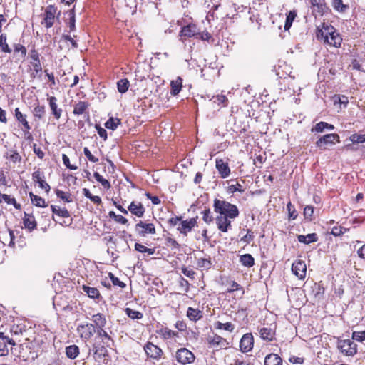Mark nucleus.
I'll use <instances>...</instances> for the list:
<instances>
[{
  "label": "nucleus",
  "instance_id": "1",
  "mask_svg": "<svg viewBox=\"0 0 365 365\" xmlns=\"http://www.w3.org/2000/svg\"><path fill=\"white\" fill-rule=\"evenodd\" d=\"M214 211L218 214L215 218L218 230L227 232L231 227V220H234L240 215V211L235 205L215 198L213 202Z\"/></svg>",
  "mask_w": 365,
  "mask_h": 365
},
{
  "label": "nucleus",
  "instance_id": "41",
  "mask_svg": "<svg viewBox=\"0 0 365 365\" xmlns=\"http://www.w3.org/2000/svg\"><path fill=\"white\" fill-rule=\"evenodd\" d=\"M120 124V119L111 117L105 123V127L107 129L114 130L117 128V127Z\"/></svg>",
  "mask_w": 365,
  "mask_h": 365
},
{
  "label": "nucleus",
  "instance_id": "56",
  "mask_svg": "<svg viewBox=\"0 0 365 365\" xmlns=\"http://www.w3.org/2000/svg\"><path fill=\"white\" fill-rule=\"evenodd\" d=\"M287 209L289 212V220H295L298 215H297L296 210L294 209V206L292 205L291 202H289L287 205Z\"/></svg>",
  "mask_w": 365,
  "mask_h": 365
},
{
  "label": "nucleus",
  "instance_id": "22",
  "mask_svg": "<svg viewBox=\"0 0 365 365\" xmlns=\"http://www.w3.org/2000/svg\"><path fill=\"white\" fill-rule=\"evenodd\" d=\"M23 223L24 227L29 231H32L36 228L37 223L33 215L24 213V217L23 219Z\"/></svg>",
  "mask_w": 365,
  "mask_h": 365
},
{
  "label": "nucleus",
  "instance_id": "31",
  "mask_svg": "<svg viewBox=\"0 0 365 365\" xmlns=\"http://www.w3.org/2000/svg\"><path fill=\"white\" fill-rule=\"evenodd\" d=\"M210 101L212 103L217 104L219 107H225L227 106L228 99L226 96L222 94H219L215 96H213Z\"/></svg>",
  "mask_w": 365,
  "mask_h": 365
},
{
  "label": "nucleus",
  "instance_id": "52",
  "mask_svg": "<svg viewBox=\"0 0 365 365\" xmlns=\"http://www.w3.org/2000/svg\"><path fill=\"white\" fill-rule=\"evenodd\" d=\"M197 266L200 268L208 269L211 267L212 263L210 259L200 258L197 260Z\"/></svg>",
  "mask_w": 365,
  "mask_h": 365
},
{
  "label": "nucleus",
  "instance_id": "28",
  "mask_svg": "<svg viewBox=\"0 0 365 365\" xmlns=\"http://www.w3.org/2000/svg\"><path fill=\"white\" fill-rule=\"evenodd\" d=\"M260 337L267 341H272L274 339V331L271 328L262 327L259 330Z\"/></svg>",
  "mask_w": 365,
  "mask_h": 365
},
{
  "label": "nucleus",
  "instance_id": "17",
  "mask_svg": "<svg viewBox=\"0 0 365 365\" xmlns=\"http://www.w3.org/2000/svg\"><path fill=\"white\" fill-rule=\"evenodd\" d=\"M49 107L51 110V114L54 116L56 120L60 119L62 115V109L58 108L57 104V98L55 96H50L48 98Z\"/></svg>",
  "mask_w": 365,
  "mask_h": 365
},
{
  "label": "nucleus",
  "instance_id": "58",
  "mask_svg": "<svg viewBox=\"0 0 365 365\" xmlns=\"http://www.w3.org/2000/svg\"><path fill=\"white\" fill-rule=\"evenodd\" d=\"M313 214L314 207L311 205H307L304 209V215L305 218L312 220Z\"/></svg>",
  "mask_w": 365,
  "mask_h": 365
},
{
  "label": "nucleus",
  "instance_id": "64",
  "mask_svg": "<svg viewBox=\"0 0 365 365\" xmlns=\"http://www.w3.org/2000/svg\"><path fill=\"white\" fill-rule=\"evenodd\" d=\"M254 239L253 233L250 230H247V234L241 238V241L249 244Z\"/></svg>",
  "mask_w": 365,
  "mask_h": 365
},
{
  "label": "nucleus",
  "instance_id": "40",
  "mask_svg": "<svg viewBox=\"0 0 365 365\" xmlns=\"http://www.w3.org/2000/svg\"><path fill=\"white\" fill-rule=\"evenodd\" d=\"M215 327L217 329H224L230 332H232L235 329V326L231 322L222 323L220 322H216L215 323Z\"/></svg>",
  "mask_w": 365,
  "mask_h": 365
},
{
  "label": "nucleus",
  "instance_id": "2",
  "mask_svg": "<svg viewBox=\"0 0 365 365\" xmlns=\"http://www.w3.org/2000/svg\"><path fill=\"white\" fill-rule=\"evenodd\" d=\"M317 39L324 41L330 46L339 47L341 43V38L334 31L333 26H324L322 29H318L317 33Z\"/></svg>",
  "mask_w": 365,
  "mask_h": 365
},
{
  "label": "nucleus",
  "instance_id": "51",
  "mask_svg": "<svg viewBox=\"0 0 365 365\" xmlns=\"http://www.w3.org/2000/svg\"><path fill=\"white\" fill-rule=\"evenodd\" d=\"M69 22L68 26L70 31H73L76 29V18L74 9H71L68 12Z\"/></svg>",
  "mask_w": 365,
  "mask_h": 365
},
{
  "label": "nucleus",
  "instance_id": "12",
  "mask_svg": "<svg viewBox=\"0 0 365 365\" xmlns=\"http://www.w3.org/2000/svg\"><path fill=\"white\" fill-rule=\"evenodd\" d=\"M56 11V9L54 6L50 5L46 7L42 22L45 24L46 28H51L53 25Z\"/></svg>",
  "mask_w": 365,
  "mask_h": 365
},
{
  "label": "nucleus",
  "instance_id": "59",
  "mask_svg": "<svg viewBox=\"0 0 365 365\" xmlns=\"http://www.w3.org/2000/svg\"><path fill=\"white\" fill-rule=\"evenodd\" d=\"M62 160H63V163L64 165L67 168H68L70 170H76L78 168L77 166L71 165L70 163L69 158L66 154H63V155H62Z\"/></svg>",
  "mask_w": 365,
  "mask_h": 365
},
{
  "label": "nucleus",
  "instance_id": "49",
  "mask_svg": "<svg viewBox=\"0 0 365 365\" xmlns=\"http://www.w3.org/2000/svg\"><path fill=\"white\" fill-rule=\"evenodd\" d=\"M135 250H137L138 252H142V253L147 252L148 255H153L155 252L154 249L148 248L145 246H144L140 243L135 244Z\"/></svg>",
  "mask_w": 365,
  "mask_h": 365
},
{
  "label": "nucleus",
  "instance_id": "7",
  "mask_svg": "<svg viewBox=\"0 0 365 365\" xmlns=\"http://www.w3.org/2000/svg\"><path fill=\"white\" fill-rule=\"evenodd\" d=\"M29 57L32 60L31 61V64L34 71V72L31 74V76L34 78L36 75L42 71L40 55L35 48H33L29 51Z\"/></svg>",
  "mask_w": 365,
  "mask_h": 365
},
{
  "label": "nucleus",
  "instance_id": "25",
  "mask_svg": "<svg viewBox=\"0 0 365 365\" xmlns=\"http://www.w3.org/2000/svg\"><path fill=\"white\" fill-rule=\"evenodd\" d=\"M182 86V78L181 77L178 76V77H177V78L175 80H173L170 82V87H171L170 93L173 96L178 95L180 92Z\"/></svg>",
  "mask_w": 365,
  "mask_h": 365
},
{
  "label": "nucleus",
  "instance_id": "53",
  "mask_svg": "<svg viewBox=\"0 0 365 365\" xmlns=\"http://www.w3.org/2000/svg\"><path fill=\"white\" fill-rule=\"evenodd\" d=\"M14 53H20L22 58H25L27 53L26 47L20 43L14 44Z\"/></svg>",
  "mask_w": 365,
  "mask_h": 365
},
{
  "label": "nucleus",
  "instance_id": "54",
  "mask_svg": "<svg viewBox=\"0 0 365 365\" xmlns=\"http://www.w3.org/2000/svg\"><path fill=\"white\" fill-rule=\"evenodd\" d=\"M228 192L230 193H235L236 192L242 193L245 192V189L241 184L237 182L235 185H231L228 187Z\"/></svg>",
  "mask_w": 365,
  "mask_h": 365
},
{
  "label": "nucleus",
  "instance_id": "6",
  "mask_svg": "<svg viewBox=\"0 0 365 365\" xmlns=\"http://www.w3.org/2000/svg\"><path fill=\"white\" fill-rule=\"evenodd\" d=\"M339 136L338 134L331 133L326 134L321 137L317 142V147L319 148L322 150H324L327 148V145H334L336 143H339Z\"/></svg>",
  "mask_w": 365,
  "mask_h": 365
},
{
  "label": "nucleus",
  "instance_id": "18",
  "mask_svg": "<svg viewBox=\"0 0 365 365\" xmlns=\"http://www.w3.org/2000/svg\"><path fill=\"white\" fill-rule=\"evenodd\" d=\"M216 168L222 178H227L230 174V169L228 164L222 159H216Z\"/></svg>",
  "mask_w": 365,
  "mask_h": 365
},
{
  "label": "nucleus",
  "instance_id": "47",
  "mask_svg": "<svg viewBox=\"0 0 365 365\" xmlns=\"http://www.w3.org/2000/svg\"><path fill=\"white\" fill-rule=\"evenodd\" d=\"M332 6L335 10L339 12H344L348 9V5L344 4L342 0H333Z\"/></svg>",
  "mask_w": 365,
  "mask_h": 365
},
{
  "label": "nucleus",
  "instance_id": "23",
  "mask_svg": "<svg viewBox=\"0 0 365 365\" xmlns=\"http://www.w3.org/2000/svg\"><path fill=\"white\" fill-rule=\"evenodd\" d=\"M108 347L104 344H101V342L95 341L93 344V351L98 356H108Z\"/></svg>",
  "mask_w": 365,
  "mask_h": 365
},
{
  "label": "nucleus",
  "instance_id": "43",
  "mask_svg": "<svg viewBox=\"0 0 365 365\" xmlns=\"http://www.w3.org/2000/svg\"><path fill=\"white\" fill-rule=\"evenodd\" d=\"M7 158L10 161L16 163H20L21 160V157L19 153L15 150H10L7 152Z\"/></svg>",
  "mask_w": 365,
  "mask_h": 365
},
{
  "label": "nucleus",
  "instance_id": "11",
  "mask_svg": "<svg viewBox=\"0 0 365 365\" xmlns=\"http://www.w3.org/2000/svg\"><path fill=\"white\" fill-rule=\"evenodd\" d=\"M292 271L299 279H302L306 276L307 265L302 260H298L292 264Z\"/></svg>",
  "mask_w": 365,
  "mask_h": 365
},
{
  "label": "nucleus",
  "instance_id": "60",
  "mask_svg": "<svg viewBox=\"0 0 365 365\" xmlns=\"http://www.w3.org/2000/svg\"><path fill=\"white\" fill-rule=\"evenodd\" d=\"M109 277L113 285L118 286L121 288H124L125 287V284L121 282L118 277H115L112 273H109Z\"/></svg>",
  "mask_w": 365,
  "mask_h": 365
},
{
  "label": "nucleus",
  "instance_id": "63",
  "mask_svg": "<svg viewBox=\"0 0 365 365\" xmlns=\"http://www.w3.org/2000/svg\"><path fill=\"white\" fill-rule=\"evenodd\" d=\"M83 153H84V155H86V157L91 162L97 163L98 161V159L92 155V153H91V151L89 150V149L87 147H85L83 148Z\"/></svg>",
  "mask_w": 365,
  "mask_h": 365
},
{
  "label": "nucleus",
  "instance_id": "21",
  "mask_svg": "<svg viewBox=\"0 0 365 365\" xmlns=\"http://www.w3.org/2000/svg\"><path fill=\"white\" fill-rule=\"evenodd\" d=\"M313 7V12H317L318 15L322 16L327 9L325 0H311Z\"/></svg>",
  "mask_w": 365,
  "mask_h": 365
},
{
  "label": "nucleus",
  "instance_id": "42",
  "mask_svg": "<svg viewBox=\"0 0 365 365\" xmlns=\"http://www.w3.org/2000/svg\"><path fill=\"white\" fill-rule=\"evenodd\" d=\"M125 312L127 314V316L132 319H140L143 318V316L140 312L133 310L128 307L125 309Z\"/></svg>",
  "mask_w": 365,
  "mask_h": 365
},
{
  "label": "nucleus",
  "instance_id": "24",
  "mask_svg": "<svg viewBox=\"0 0 365 365\" xmlns=\"http://www.w3.org/2000/svg\"><path fill=\"white\" fill-rule=\"evenodd\" d=\"M89 104L86 101H79L74 105L73 113L76 115H83L86 113Z\"/></svg>",
  "mask_w": 365,
  "mask_h": 365
},
{
  "label": "nucleus",
  "instance_id": "37",
  "mask_svg": "<svg viewBox=\"0 0 365 365\" xmlns=\"http://www.w3.org/2000/svg\"><path fill=\"white\" fill-rule=\"evenodd\" d=\"M130 86V82L127 78L120 79L117 82V88L119 93H125Z\"/></svg>",
  "mask_w": 365,
  "mask_h": 365
},
{
  "label": "nucleus",
  "instance_id": "48",
  "mask_svg": "<svg viewBox=\"0 0 365 365\" xmlns=\"http://www.w3.org/2000/svg\"><path fill=\"white\" fill-rule=\"evenodd\" d=\"M93 176L96 181L100 182L104 188L109 189L110 187L109 181L106 179H104L98 172H95L93 173Z\"/></svg>",
  "mask_w": 365,
  "mask_h": 365
},
{
  "label": "nucleus",
  "instance_id": "61",
  "mask_svg": "<svg viewBox=\"0 0 365 365\" xmlns=\"http://www.w3.org/2000/svg\"><path fill=\"white\" fill-rule=\"evenodd\" d=\"M346 231V228H344L343 227H334L332 229H331V234L337 237V236H341V235H343L345 232Z\"/></svg>",
  "mask_w": 365,
  "mask_h": 365
},
{
  "label": "nucleus",
  "instance_id": "3",
  "mask_svg": "<svg viewBox=\"0 0 365 365\" xmlns=\"http://www.w3.org/2000/svg\"><path fill=\"white\" fill-rule=\"evenodd\" d=\"M177 361L182 365L190 364L194 362L195 356L192 351L186 348H180L175 353Z\"/></svg>",
  "mask_w": 365,
  "mask_h": 365
},
{
  "label": "nucleus",
  "instance_id": "9",
  "mask_svg": "<svg viewBox=\"0 0 365 365\" xmlns=\"http://www.w3.org/2000/svg\"><path fill=\"white\" fill-rule=\"evenodd\" d=\"M77 331L81 338L85 339H90L95 332H96V327L92 324H80L77 327Z\"/></svg>",
  "mask_w": 365,
  "mask_h": 365
},
{
  "label": "nucleus",
  "instance_id": "32",
  "mask_svg": "<svg viewBox=\"0 0 365 365\" xmlns=\"http://www.w3.org/2000/svg\"><path fill=\"white\" fill-rule=\"evenodd\" d=\"M82 289L90 298L97 299L100 297L99 291L96 287L83 285Z\"/></svg>",
  "mask_w": 365,
  "mask_h": 365
},
{
  "label": "nucleus",
  "instance_id": "26",
  "mask_svg": "<svg viewBox=\"0 0 365 365\" xmlns=\"http://www.w3.org/2000/svg\"><path fill=\"white\" fill-rule=\"evenodd\" d=\"M264 365H282V359L276 354H269L264 359Z\"/></svg>",
  "mask_w": 365,
  "mask_h": 365
},
{
  "label": "nucleus",
  "instance_id": "13",
  "mask_svg": "<svg viewBox=\"0 0 365 365\" xmlns=\"http://www.w3.org/2000/svg\"><path fill=\"white\" fill-rule=\"evenodd\" d=\"M207 341L211 346L219 349H227L229 344L225 339L217 334H215L213 336H209Z\"/></svg>",
  "mask_w": 365,
  "mask_h": 365
},
{
  "label": "nucleus",
  "instance_id": "46",
  "mask_svg": "<svg viewBox=\"0 0 365 365\" xmlns=\"http://www.w3.org/2000/svg\"><path fill=\"white\" fill-rule=\"evenodd\" d=\"M349 140H350L354 144L365 143V133L364 134L354 133L349 136Z\"/></svg>",
  "mask_w": 365,
  "mask_h": 365
},
{
  "label": "nucleus",
  "instance_id": "62",
  "mask_svg": "<svg viewBox=\"0 0 365 365\" xmlns=\"http://www.w3.org/2000/svg\"><path fill=\"white\" fill-rule=\"evenodd\" d=\"M162 335L165 339H170L173 338L177 335V332L175 331L170 330L168 329H165L164 330H161Z\"/></svg>",
  "mask_w": 365,
  "mask_h": 365
},
{
  "label": "nucleus",
  "instance_id": "20",
  "mask_svg": "<svg viewBox=\"0 0 365 365\" xmlns=\"http://www.w3.org/2000/svg\"><path fill=\"white\" fill-rule=\"evenodd\" d=\"M97 338L101 340V343L106 344V346H111L113 344V340L108 334L102 329H96Z\"/></svg>",
  "mask_w": 365,
  "mask_h": 365
},
{
  "label": "nucleus",
  "instance_id": "10",
  "mask_svg": "<svg viewBox=\"0 0 365 365\" xmlns=\"http://www.w3.org/2000/svg\"><path fill=\"white\" fill-rule=\"evenodd\" d=\"M254 339L250 333L245 334L242 336L240 341V348L242 352L247 353L250 351L253 348Z\"/></svg>",
  "mask_w": 365,
  "mask_h": 365
},
{
  "label": "nucleus",
  "instance_id": "4",
  "mask_svg": "<svg viewBox=\"0 0 365 365\" xmlns=\"http://www.w3.org/2000/svg\"><path fill=\"white\" fill-rule=\"evenodd\" d=\"M337 348L346 356H354L357 352V345L349 339L339 340Z\"/></svg>",
  "mask_w": 365,
  "mask_h": 365
},
{
  "label": "nucleus",
  "instance_id": "29",
  "mask_svg": "<svg viewBox=\"0 0 365 365\" xmlns=\"http://www.w3.org/2000/svg\"><path fill=\"white\" fill-rule=\"evenodd\" d=\"M187 316L190 320L197 322L202 317V313L197 309L188 307L187 311Z\"/></svg>",
  "mask_w": 365,
  "mask_h": 365
},
{
  "label": "nucleus",
  "instance_id": "50",
  "mask_svg": "<svg viewBox=\"0 0 365 365\" xmlns=\"http://www.w3.org/2000/svg\"><path fill=\"white\" fill-rule=\"evenodd\" d=\"M351 338L354 341L363 342L364 341H365V330L353 331Z\"/></svg>",
  "mask_w": 365,
  "mask_h": 365
},
{
  "label": "nucleus",
  "instance_id": "15",
  "mask_svg": "<svg viewBox=\"0 0 365 365\" xmlns=\"http://www.w3.org/2000/svg\"><path fill=\"white\" fill-rule=\"evenodd\" d=\"M15 117L16 118V120L21 123L24 129H25V134H28V137L27 138L28 139H31V134L29 133V130H31V126L29 125L28 121L26 120V115L23 114L19 108H16L15 109Z\"/></svg>",
  "mask_w": 365,
  "mask_h": 365
},
{
  "label": "nucleus",
  "instance_id": "36",
  "mask_svg": "<svg viewBox=\"0 0 365 365\" xmlns=\"http://www.w3.org/2000/svg\"><path fill=\"white\" fill-rule=\"evenodd\" d=\"M0 49L1 52L6 53H11L12 51L6 42V35L5 34L0 35Z\"/></svg>",
  "mask_w": 365,
  "mask_h": 365
},
{
  "label": "nucleus",
  "instance_id": "44",
  "mask_svg": "<svg viewBox=\"0 0 365 365\" xmlns=\"http://www.w3.org/2000/svg\"><path fill=\"white\" fill-rule=\"evenodd\" d=\"M297 16V13L295 11H290L287 15L286 21L284 24V29L289 30L292 26V22Z\"/></svg>",
  "mask_w": 365,
  "mask_h": 365
},
{
  "label": "nucleus",
  "instance_id": "45",
  "mask_svg": "<svg viewBox=\"0 0 365 365\" xmlns=\"http://www.w3.org/2000/svg\"><path fill=\"white\" fill-rule=\"evenodd\" d=\"M45 113V106L40 105L35 106L33 111L34 117L38 120L41 119L44 116Z\"/></svg>",
  "mask_w": 365,
  "mask_h": 365
},
{
  "label": "nucleus",
  "instance_id": "30",
  "mask_svg": "<svg viewBox=\"0 0 365 365\" xmlns=\"http://www.w3.org/2000/svg\"><path fill=\"white\" fill-rule=\"evenodd\" d=\"M334 129V126L326 122L321 121L316 124V125L312 129V132L322 133L324 130H332Z\"/></svg>",
  "mask_w": 365,
  "mask_h": 365
},
{
  "label": "nucleus",
  "instance_id": "55",
  "mask_svg": "<svg viewBox=\"0 0 365 365\" xmlns=\"http://www.w3.org/2000/svg\"><path fill=\"white\" fill-rule=\"evenodd\" d=\"M202 220L207 224H210L213 221V217L211 215L210 209V208H205L202 211Z\"/></svg>",
  "mask_w": 365,
  "mask_h": 365
},
{
  "label": "nucleus",
  "instance_id": "16",
  "mask_svg": "<svg viewBox=\"0 0 365 365\" xmlns=\"http://www.w3.org/2000/svg\"><path fill=\"white\" fill-rule=\"evenodd\" d=\"M196 223V218H191L190 220L182 221L179 224L178 230H179L180 233L186 235L187 232L192 230V229L195 226Z\"/></svg>",
  "mask_w": 365,
  "mask_h": 365
},
{
  "label": "nucleus",
  "instance_id": "8",
  "mask_svg": "<svg viewBox=\"0 0 365 365\" xmlns=\"http://www.w3.org/2000/svg\"><path fill=\"white\" fill-rule=\"evenodd\" d=\"M135 232L140 236L145 237L148 234H155V227L153 223H146L143 221H140L135 225Z\"/></svg>",
  "mask_w": 365,
  "mask_h": 365
},
{
  "label": "nucleus",
  "instance_id": "39",
  "mask_svg": "<svg viewBox=\"0 0 365 365\" xmlns=\"http://www.w3.org/2000/svg\"><path fill=\"white\" fill-rule=\"evenodd\" d=\"M51 210L53 214L58 215L62 217H68L70 216L69 212L66 208H61L58 206L51 205Z\"/></svg>",
  "mask_w": 365,
  "mask_h": 365
},
{
  "label": "nucleus",
  "instance_id": "33",
  "mask_svg": "<svg viewBox=\"0 0 365 365\" xmlns=\"http://www.w3.org/2000/svg\"><path fill=\"white\" fill-rule=\"evenodd\" d=\"M240 262L247 267H251L255 264L254 257L250 254H245L240 256Z\"/></svg>",
  "mask_w": 365,
  "mask_h": 365
},
{
  "label": "nucleus",
  "instance_id": "27",
  "mask_svg": "<svg viewBox=\"0 0 365 365\" xmlns=\"http://www.w3.org/2000/svg\"><path fill=\"white\" fill-rule=\"evenodd\" d=\"M297 240L301 243L308 245L317 242L318 237L316 233H310L307 235H299L297 236Z\"/></svg>",
  "mask_w": 365,
  "mask_h": 365
},
{
  "label": "nucleus",
  "instance_id": "57",
  "mask_svg": "<svg viewBox=\"0 0 365 365\" xmlns=\"http://www.w3.org/2000/svg\"><path fill=\"white\" fill-rule=\"evenodd\" d=\"M56 194L57 197L58 198L61 199L62 200H63L66 202H71V199L70 197V194L66 193L65 192L60 190H56Z\"/></svg>",
  "mask_w": 365,
  "mask_h": 365
},
{
  "label": "nucleus",
  "instance_id": "19",
  "mask_svg": "<svg viewBox=\"0 0 365 365\" xmlns=\"http://www.w3.org/2000/svg\"><path fill=\"white\" fill-rule=\"evenodd\" d=\"M128 210L138 217H141L145 213V207L141 202H132L128 207Z\"/></svg>",
  "mask_w": 365,
  "mask_h": 365
},
{
  "label": "nucleus",
  "instance_id": "34",
  "mask_svg": "<svg viewBox=\"0 0 365 365\" xmlns=\"http://www.w3.org/2000/svg\"><path fill=\"white\" fill-rule=\"evenodd\" d=\"M29 196L33 205L39 207H46L45 200L40 196L36 195L32 192L29 193Z\"/></svg>",
  "mask_w": 365,
  "mask_h": 365
},
{
  "label": "nucleus",
  "instance_id": "5",
  "mask_svg": "<svg viewBox=\"0 0 365 365\" xmlns=\"http://www.w3.org/2000/svg\"><path fill=\"white\" fill-rule=\"evenodd\" d=\"M143 349L147 357L153 360L159 361L163 354V350L159 346L150 341L144 345Z\"/></svg>",
  "mask_w": 365,
  "mask_h": 365
},
{
  "label": "nucleus",
  "instance_id": "38",
  "mask_svg": "<svg viewBox=\"0 0 365 365\" xmlns=\"http://www.w3.org/2000/svg\"><path fill=\"white\" fill-rule=\"evenodd\" d=\"M79 354V349L76 345H71L66 349V354L67 357L74 359Z\"/></svg>",
  "mask_w": 365,
  "mask_h": 365
},
{
  "label": "nucleus",
  "instance_id": "14",
  "mask_svg": "<svg viewBox=\"0 0 365 365\" xmlns=\"http://www.w3.org/2000/svg\"><path fill=\"white\" fill-rule=\"evenodd\" d=\"M198 29L195 24H190L187 26H185L182 28L180 31V36L181 37H195V38H198Z\"/></svg>",
  "mask_w": 365,
  "mask_h": 365
},
{
  "label": "nucleus",
  "instance_id": "35",
  "mask_svg": "<svg viewBox=\"0 0 365 365\" xmlns=\"http://www.w3.org/2000/svg\"><path fill=\"white\" fill-rule=\"evenodd\" d=\"M93 322L95 323L97 329H102L106 324V320L103 314L98 313L94 314L92 317Z\"/></svg>",
  "mask_w": 365,
  "mask_h": 365
}]
</instances>
